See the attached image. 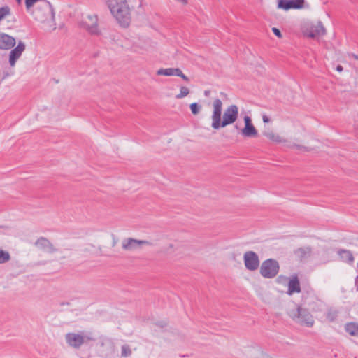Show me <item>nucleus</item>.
<instances>
[{
    "label": "nucleus",
    "mask_w": 358,
    "mask_h": 358,
    "mask_svg": "<svg viewBox=\"0 0 358 358\" xmlns=\"http://www.w3.org/2000/svg\"><path fill=\"white\" fill-rule=\"evenodd\" d=\"M213 108L211 127L215 130H218L227 125L234 124L238 117V108L236 105H231L225 109L222 118V102L220 99L214 100Z\"/></svg>",
    "instance_id": "1"
},
{
    "label": "nucleus",
    "mask_w": 358,
    "mask_h": 358,
    "mask_svg": "<svg viewBox=\"0 0 358 358\" xmlns=\"http://www.w3.org/2000/svg\"><path fill=\"white\" fill-rule=\"evenodd\" d=\"M108 6L113 16L122 27H127L131 23L130 8L127 0H107Z\"/></svg>",
    "instance_id": "2"
},
{
    "label": "nucleus",
    "mask_w": 358,
    "mask_h": 358,
    "mask_svg": "<svg viewBox=\"0 0 358 358\" xmlns=\"http://www.w3.org/2000/svg\"><path fill=\"white\" fill-rule=\"evenodd\" d=\"M66 343L71 348L79 349L84 344L95 341L96 338L92 332L81 331L78 333H67L65 335Z\"/></svg>",
    "instance_id": "3"
},
{
    "label": "nucleus",
    "mask_w": 358,
    "mask_h": 358,
    "mask_svg": "<svg viewBox=\"0 0 358 358\" xmlns=\"http://www.w3.org/2000/svg\"><path fill=\"white\" fill-rule=\"evenodd\" d=\"M34 19L38 22H45L50 14L52 19L55 18V10L52 5L47 0L38 5L31 13Z\"/></svg>",
    "instance_id": "4"
},
{
    "label": "nucleus",
    "mask_w": 358,
    "mask_h": 358,
    "mask_svg": "<svg viewBox=\"0 0 358 358\" xmlns=\"http://www.w3.org/2000/svg\"><path fill=\"white\" fill-rule=\"evenodd\" d=\"M290 317L296 322L308 327H312L314 324L313 317L308 309L301 306H298L296 310H293L290 313Z\"/></svg>",
    "instance_id": "5"
},
{
    "label": "nucleus",
    "mask_w": 358,
    "mask_h": 358,
    "mask_svg": "<svg viewBox=\"0 0 358 358\" xmlns=\"http://www.w3.org/2000/svg\"><path fill=\"white\" fill-rule=\"evenodd\" d=\"M280 270L279 263L274 259H268L262 263L260 274L265 278H273L277 275Z\"/></svg>",
    "instance_id": "6"
},
{
    "label": "nucleus",
    "mask_w": 358,
    "mask_h": 358,
    "mask_svg": "<svg viewBox=\"0 0 358 358\" xmlns=\"http://www.w3.org/2000/svg\"><path fill=\"white\" fill-rule=\"evenodd\" d=\"M243 260L245 268L251 271L257 270L259 266V259L254 251H247L244 253Z\"/></svg>",
    "instance_id": "7"
},
{
    "label": "nucleus",
    "mask_w": 358,
    "mask_h": 358,
    "mask_svg": "<svg viewBox=\"0 0 358 358\" xmlns=\"http://www.w3.org/2000/svg\"><path fill=\"white\" fill-rule=\"evenodd\" d=\"M99 352L103 357H110L115 353V344L112 340L106 338L103 340L99 348Z\"/></svg>",
    "instance_id": "8"
},
{
    "label": "nucleus",
    "mask_w": 358,
    "mask_h": 358,
    "mask_svg": "<svg viewBox=\"0 0 358 358\" xmlns=\"http://www.w3.org/2000/svg\"><path fill=\"white\" fill-rule=\"evenodd\" d=\"M304 33L308 38H315L318 36H324L326 30L322 22L319 21L316 24L308 26Z\"/></svg>",
    "instance_id": "9"
},
{
    "label": "nucleus",
    "mask_w": 358,
    "mask_h": 358,
    "mask_svg": "<svg viewBox=\"0 0 358 358\" xmlns=\"http://www.w3.org/2000/svg\"><path fill=\"white\" fill-rule=\"evenodd\" d=\"M304 0H278V8L285 10L301 9L303 7Z\"/></svg>",
    "instance_id": "10"
},
{
    "label": "nucleus",
    "mask_w": 358,
    "mask_h": 358,
    "mask_svg": "<svg viewBox=\"0 0 358 358\" xmlns=\"http://www.w3.org/2000/svg\"><path fill=\"white\" fill-rule=\"evenodd\" d=\"M25 48L26 45L24 43L20 41L17 46L10 50L9 53V64L11 66L15 65L16 62L21 57Z\"/></svg>",
    "instance_id": "11"
},
{
    "label": "nucleus",
    "mask_w": 358,
    "mask_h": 358,
    "mask_svg": "<svg viewBox=\"0 0 358 358\" xmlns=\"http://www.w3.org/2000/svg\"><path fill=\"white\" fill-rule=\"evenodd\" d=\"M143 245H151V243L145 240H137L133 238H125L122 241V248L125 250H133Z\"/></svg>",
    "instance_id": "12"
},
{
    "label": "nucleus",
    "mask_w": 358,
    "mask_h": 358,
    "mask_svg": "<svg viewBox=\"0 0 358 358\" xmlns=\"http://www.w3.org/2000/svg\"><path fill=\"white\" fill-rule=\"evenodd\" d=\"M34 245L43 251L53 253L58 250L54 247L53 244L45 237L38 238L34 243Z\"/></svg>",
    "instance_id": "13"
},
{
    "label": "nucleus",
    "mask_w": 358,
    "mask_h": 358,
    "mask_svg": "<svg viewBox=\"0 0 358 358\" xmlns=\"http://www.w3.org/2000/svg\"><path fill=\"white\" fill-rule=\"evenodd\" d=\"M15 38L7 34L0 33V50H10L15 46Z\"/></svg>",
    "instance_id": "14"
},
{
    "label": "nucleus",
    "mask_w": 358,
    "mask_h": 358,
    "mask_svg": "<svg viewBox=\"0 0 358 358\" xmlns=\"http://www.w3.org/2000/svg\"><path fill=\"white\" fill-rule=\"evenodd\" d=\"M301 289L300 286V282L296 275H294L288 282L287 294L292 295L294 293L301 292Z\"/></svg>",
    "instance_id": "15"
},
{
    "label": "nucleus",
    "mask_w": 358,
    "mask_h": 358,
    "mask_svg": "<svg viewBox=\"0 0 358 358\" xmlns=\"http://www.w3.org/2000/svg\"><path fill=\"white\" fill-rule=\"evenodd\" d=\"M241 134L245 137H256L258 135L257 130L253 125L246 124L245 127L241 130Z\"/></svg>",
    "instance_id": "16"
},
{
    "label": "nucleus",
    "mask_w": 358,
    "mask_h": 358,
    "mask_svg": "<svg viewBox=\"0 0 358 358\" xmlns=\"http://www.w3.org/2000/svg\"><path fill=\"white\" fill-rule=\"evenodd\" d=\"M157 74L159 76H179V68H167L160 69L157 71Z\"/></svg>",
    "instance_id": "17"
},
{
    "label": "nucleus",
    "mask_w": 358,
    "mask_h": 358,
    "mask_svg": "<svg viewBox=\"0 0 358 358\" xmlns=\"http://www.w3.org/2000/svg\"><path fill=\"white\" fill-rule=\"evenodd\" d=\"M345 329L350 335L353 336H358V324L355 322L347 323L345 326Z\"/></svg>",
    "instance_id": "18"
},
{
    "label": "nucleus",
    "mask_w": 358,
    "mask_h": 358,
    "mask_svg": "<svg viewBox=\"0 0 358 358\" xmlns=\"http://www.w3.org/2000/svg\"><path fill=\"white\" fill-rule=\"evenodd\" d=\"M338 254L343 259L348 263H352L354 262L353 255L350 250L342 249L338 251Z\"/></svg>",
    "instance_id": "19"
},
{
    "label": "nucleus",
    "mask_w": 358,
    "mask_h": 358,
    "mask_svg": "<svg viewBox=\"0 0 358 358\" xmlns=\"http://www.w3.org/2000/svg\"><path fill=\"white\" fill-rule=\"evenodd\" d=\"M83 28H85L90 34L92 35L99 34L98 26L96 20L92 24H87L86 22L83 23Z\"/></svg>",
    "instance_id": "20"
},
{
    "label": "nucleus",
    "mask_w": 358,
    "mask_h": 358,
    "mask_svg": "<svg viewBox=\"0 0 358 358\" xmlns=\"http://www.w3.org/2000/svg\"><path fill=\"white\" fill-rule=\"evenodd\" d=\"M10 253L2 249H0V264H5L10 261Z\"/></svg>",
    "instance_id": "21"
},
{
    "label": "nucleus",
    "mask_w": 358,
    "mask_h": 358,
    "mask_svg": "<svg viewBox=\"0 0 358 358\" xmlns=\"http://www.w3.org/2000/svg\"><path fill=\"white\" fill-rule=\"evenodd\" d=\"M338 311L334 309H329L326 313V318L330 322L335 321L338 316Z\"/></svg>",
    "instance_id": "22"
},
{
    "label": "nucleus",
    "mask_w": 358,
    "mask_h": 358,
    "mask_svg": "<svg viewBox=\"0 0 358 358\" xmlns=\"http://www.w3.org/2000/svg\"><path fill=\"white\" fill-rule=\"evenodd\" d=\"M264 136L267 137L268 139L275 141V142H280L281 138L279 135L274 134L273 131H264L263 133Z\"/></svg>",
    "instance_id": "23"
},
{
    "label": "nucleus",
    "mask_w": 358,
    "mask_h": 358,
    "mask_svg": "<svg viewBox=\"0 0 358 358\" xmlns=\"http://www.w3.org/2000/svg\"><path fill=\"white\" fill-rule=\"evenodd\" d=\"M10 15V8L8 6H4L0 8V22L6 16Z\"/></svg>",
    "instance_id": "24"
},
{
    "label": "nucleus",
    "mask_w": 358,
    "mask_h": 358,
    "mask_svg": "<svg viewBox=\"0 0 358 358\" xmlns=\"http://www.w3.org/2000/svg\"><path fill=\"white\" fill-rule=\"evenodd\" d=\"M132 352L129 345L124 344L121 348V356L123 357H128L131 356Z\"/></svg>",
    "instance_id": "25"
},
{
    "label": "nucleus",
    "mask_w": 358,
    "mask_h": 358,
    "mask_svg": "<svg viewBox=\"0 0 358 358\" xmlns=\"http://www.w3.org/2000/svg\"><path fill=\"white\" fill-rule=\"evenodd\" d=\"M189 107L191 112L194 115H196L201 108V106L198 104L197 103H191Z\"/></svg>",
    "instance_id": "26"
},
{
    "label": "nucleus",
    "mask_w": 358,
    "mask_h": 358,
    "mask_svg": "<svg viewBox=\"0 0 358 358\" xmlns=\"http://www.w3.org/2000/svg\"><path fill=\"white\" fill-rule=\"evenodd\" d=\"M189 93V90L186 87H180V98L185 97Z\"/></svg>",
    "instance_id": "27"
},
{
    "label": "nucleus",
    "mask_w": 358,
    "mask_h": 358,
    "mask_svg": "<svg viewBox=\"0 0 358 358\" xmlns=\"http://www.w3.org/2000/svg\"><path fill=\"white\" fill-rule=\"evenodd\" d=\"M272 31L278 38H282V36L281 31L279 29H278L276 27H273Z\"/></svg>",
    "instance_id": "28"
},
{
    "label": "nucleus",
    "mask_w": 358,
    "mask_h": 358,
    "mask_svg": "<svg viewBox=\"0 0 358 358\" xmlns=\"http://www.w3.org/2000/svg\"><path fill=\"white\" fill-rule=\"evenodd\" d=\"M243 120H244L245 125L252 124V119H251V117L250 116L245 115L244 117Z\"/></svg>",
    "instance_id": "29"
},
{
    "label": "nucleus",
    "mask_w": 358,
    "mask_h": 358,
    "mask_svg": "<svg viewBox=\"0 0 358 358\" xmlns=\"http://www.w3.org/2000/svg\"><path fill=\"white\" fill-rule=\"evenodd\" d=\"M262 120L264 123H268L271 121L270 118L266 115L262 116Z\"/></svg>",
    "instance_id": "30"
},
{
    "label": "nucleus",
    "mask_w": 358,
    "mask_h": 358,
    "mask_svg": "<svg viewBox=\"0 0 358 358\" xmlns=\"http://www.w3.org/2000/svg\"><path fill=\"white\" fill-rule=\"evenodd\" d=\"M180 78L185 81H188L189 78L180 71Z\"/></svg>",
    "instance_id": "31"
},
{
    "label": "nucleus",
    "mask_w": 358,
    "mask_h": 358,
    "mask_svg": "<svg viewBox=\"0 0 358 358\" xmlns=\"http://www.w3.org/2000/svg\"><path fill=\"white\" fill-rule=\"evenodd\" d=\"M336 70L338 72H341L343 70V67L341 65L338 64L336 67Z\"/></svg>",
    "instance_id": "32"
},
{
    "label": "nucleus",
    "mask_w": 358,
    "mask_h": 358,
    "mask_svg": "<svg viewBox=\"0 0 358 358\" xmlns=\"http://www.w3.org/2000/svg\"><path fill=\"white\" fill-rule=\"evenodd\" d=\"M204 95L206 97L210 96V90H205L204 91Z\"/></svg>",
    "instance_id": "33"
},
{
    "label": "nucleus",
    "mask_w": 358,
    "mask_h": 358,
    "mask_svg": "<svg viewBox=\"0 0 358 358\" xmlns=\"http://www.w3.org/2000/svg\"><path fill=\"white\" fill-rule=\"evenodd\" d=\"M298 252H301V256H302V257H303V255H305V253H306L305 250H304L303 248H299V249L298 250Z\"/></svg>",
    "instance_id": "34"
},
{
    "label": "nucleus",
    "mask_w": 358,
    "mask_h": 358,
    "mask_svg": "<svg viewBox=\"0 0 358 358\" xmlns=\"http://www.w3.org/2000/svg\"><path fill=\"white\" fill-rule=\"evenodd\" d=\"M355 287H356L357 291H358V275L355 278Z\"/></svg>",
    "instance_id": "35"
},
{
    "label": "nucleus",
    "mask_w": 358,
    "mask_h": 358,
    "mask_svg": "<svg viewBox=\"0 0 358 358\" xmlns=\"http://www.w3.org/2000/svg\"><path fill=\"white\" fill-rule=\"evenodd\" d=\"M70 303L69 302H61L60 306H64V305H69Z\"/></svg>",
    "instance_id": "36"
},
{
    "label": "nucleus",
    "mask_w": 358,
    "mask_h": 358,
    "mask_svg": "<svg viewBox=\"0 0 358 358\" xmlns=\"http://www.w3.org/2000/svg\"><path fill=\"white\" fill-rule=\"evenodd\" d=\"M234 128H235L236 129L238 130V131H241V129H240V127H238V124H235V125H234Z\"/></svg>",
    "instance_id": "37"
},
{
    "label": "nucleus",
    "mask_w": 358,
    "mask_h": 358,
    "mask_svg": "<svg viewBox=\"0 0 358 358\" xmlns=\"http://www.w3.org/2000/svg\"><path fill=\"white\" fill-rule=\"evenodd\" d=\"M8 75H9V74H8V73H4L3 77V79H5L6 77H8Z\"/></svg>",
    "instance_id": "38"
},
{
    "label": "nucleus",
    "mask_w": 358,
    "mask_h": 358,
    "mask_svg": "<svg viewBox=\"0 0 358 358\" xmlns=\"http://www.w3.org/2000/svg\"><path fill=\"white\" fill-rule=\"evenodd\" d=\"M180 2H182L184 4H186L187 3V0H180Z\"/></svg>",
    "instance_id": "39"
},
{
    "label": "nucleus",
    "mask_w": 358,
    "mask_h": 358,
    "mask_svg": "<svg viewBox=\"0 0 358 358\" xmlns=\"http://www.w3.org/2000/svg\"><path fill=\"white\" fill-rule=\"evenodd\" d=\"M297 147L299 148H302V146H300V145H297ZM303 148H304L306 150H307L306 148L303 147Z\"/></svg>",
    "instance_id": "40"
},
{
    "label": "nucleus",
    "mask_w": 358,
    "mask_h": 358,
    "mask_svg": "<svg viewBox=\"0 0 358 358\" xmlns=\"http://www.w3.org/2000/svg\"><path fill=\"white\" fill-rule=\"evenodd\" d=\"M16 1L18 3H20L22 0H16Z\"/></svg>",
    "instance_id": "41"
},
{
    "label": "nucleus",
    "mask_w": 358,
    "mask_h": 358,
    "mask_svg": "<svg viewBox=\"0 0 358 358\" xmlns=\"http://www.w3.org/2000/svg\"><path fill=\"white\" fill-rule=\"evenodd\" d=\"M176 98H179V94L176 96Z\"/></svg>",
    "instance_id": "42"
},
{
    "label": "nucleus",
    "mask_w": 358,
    "mask_h": 358,
    "mask_svg": "<svg viewBox=\"0 0 358 358\" xmlns=\"http://www.w3.org/2000/svg\"><path fill=\"white\" fill-rule=\"evenodd\" d=\"M357 271H358V262H357Z\"/></svg>",
    "instance_id": "43"
}]
</instances>
